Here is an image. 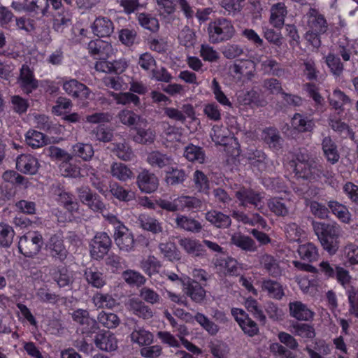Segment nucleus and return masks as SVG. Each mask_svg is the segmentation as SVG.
Instances as JSON below:
<instances>
[{
  "label": "nucleus",
  "mask_w": 358,
  "mask_h": 358,
  "mask_svg": "<svg viewBox=\"0 0 358 358\" xmlns=\"http://www.w3.org/2000/svg\"><path fill=\"white\" fill-rule=\"evenodd\" d=\"M312 225L322 248L331 255L336 254L339 248L340 226L315 221L312 222Z\"/></svg>",
  "instance_id": "1"
},
{
  "label": "nucleus",
  "mask_w": 358,
  "mask_h": 358,
  "mask_svg": "<svg viewBox=\"0 0 358 358\" xmlns=\"http://www.w3.org/2000/svg\"><path fill=\"white\" fill-rule=\"evenodd\" d=\"M208 39L216 44L230 40L235 34V28L231 21L218 18L208 25Z\"/></svg>",
  "instance_id": "2"
},
{
  "label": "nucleus",
  "mask_w": 358,
  "mask_h": 358,
  "mask_svg": "<svg viewBox=\"0 0 358 358\" xmlns=\"http://www.w3.org/2000/svg\"><path fill=\"white\" fill-rule=\"evenodd\" d=\"M43 243L41 234L38 232H29L20 238L18 248L24 256L32 257L39 252Z\"/></svg>",
  "instance_id": "3"
},
{
  "label": "nucleus",
  "mask_w": 358,
  "mask_h": 358,
  "mask_svg": "<svg viewBox=\"0 0 358 358\" xmlns=\"http://www.w3.org/2000/svg\"><path fill=\"white\" fill-rule=\"evenodd\" d=\"M115 243L122 252L134 250L136 241L133 233L125 226L115 227L114 232Z\"/></svg>",
  "instance_id": "4"
},
{
  "label": "nucleus",
  "mask_w": 358,
  "mask_h": 358,
  "mask_svg": "<svg viewBox=\"0 0 358 358\" xmlns=\"http://www.w3.org/2000/svg\"><path fill=\"white\" fill-rule=\"evenodd\" d=\"M111 239L106 232L97 233L91 243L90 254L95 259H102L109 251Z\"/></svg>",
  "instance_id": "5"
},
{
  "label": "nucleus",
  "mask_w": 358,
  "mask_h": 358,
  "mask_svg": "<svg viewBox=\"0 0 358 358\" xmlns=\"http://www.w3.org/2000/svg\"><path fill=\"white\" fill-rule=\"evenodd\" d=\"M234 192L241 206L247 207L250 204L259 208L262 200L260 193L245 187H238Z\"/></svg>",
  "instance_id": "6"
},
{
  "label": "nucleus",
  "mask_w": 358,
  "mask_h": 358,
  "mask_svg": "<svg viewBox=\"0 0 358 358\" xmlns=\"http://www.w3.org/2000/svg\"><path fill=\"white\" fill-rule=\"evenodd\" d=\"M231 314L245 334L252 337L259 333L257 323L250 318L243 310L233 308Z\"/></svg>",
  "instance_id": "7"
},
{
  "label": "nucleus",
  "mask_w": 358,
  "mask_h": 358,
  "mask_svg": "<svg viewBox=\"0 0 358 358\" xmlns=\"http://www.w3.org/2000/svg\"><path fill=\"white\" fill-rule=\"evenodd\" d=\"M136 185L142 192L150 194L158 188L159 180L154 173L144 169L138 174Z\"/></svg>",
  "instance_id": "8"
},
{
  "label": "nucleus",
  "mask_w": 358,
  "mask_h": 358,
  "mask_svg": "<svg viewBox=\"0 0 358 358\" xmlns=\"http://www.w3.org/2000/svg\"><path fill=\"white\" fill-rule=\"evenodd\" d=\"M78 197L83 204L94 212H102L105 208V204L101 201L100 196L93 193L88 188L79 189Z\"/></svg>",
  "instance_id": "9"
},
{
  "label": "nucleus",
  "mask_w": 358,
  "mask_h": 358,
  "mask_svg": "<svg viewBox=\"0 0 358 358\" xmlns=\"http://www.w3.org/2000/svg\"><path fill=\"white\" fill-rule=\"evenodd\" d=\"M259 263L266 272L273 276L278 277L282 275V269L280 261L274 256L268 253H262L258 256Z\"/></svg>",
  "instance_id": "10"
},
{
  "label": "nucleus",
  "mask_w": 358,
  "mask_h": 358,
  "mask_svg": "<svg viewBox=\"0 0 358 358\" xmlns=\"http://www.w3.org/2000/svg\"><path fill=\"white\" fill-rule=\"evenodd\" d=\"M63 89L69 95L81 100L88 99L91 94L90 90L85 85L75 79L64 83Z\"/></svg>",
  "instance_id": "11"
},
{
  "label": "nucleus",
  "mask_w": 358,
  "mask_h": 358,
  "mask_svg": "<svg viewBox=\"0 0 358 358\" xmlns=\"http://www.w3.org/2000/svg\"><path fill=\"white\" fill-rule=\"evenodd\" d=\"M307 25L309 30L324 34L327 31L328 24L324 17L318 10L310 8L306 14Z\"/></svg>",
  "instance_id": "12"
},
{
  "label": "nucleus",
  "mask_w": 358,
  "mask_h": 358,
  "mask_svg": "<svg viewBox=\"0 0 358 358\" xmlns=\"http://www.w3.org/2000/svg\"><path fill=\"white\" fill-rule=\"evenodd\" d=\"M18 83L22 90L29 94L38 87V81L34 76L32 70L27 65H22L20 69Z\"/></svg>",
  "instance_id": "13"
},
{
  "label": "nucleus",
  "mask_w": 358,
  "mask_h": 358,
  "mask_svg": "<svg viewBox=\"0 0 358 358\" xmlns=\"http://www.w3.org/2000/svg\"><path fill=\"white\" fill-rule=\"evenodd\" d=\"M46 247L52 258L63 262L67 257L68 251L60 236L57 235L51 236Z\"/></svg>",
  "instance_id": "14"
},
{
  "label": "nucleus",
  "mask_w": 358,
  "mask_h": 358,
  "mask_svg": "<svg viewBox=\"0 0 358 358\" xmlns=\"http://www.w3.org/2000/svg\"><path fill=\"white\" fill-rule=\"evenodd\" d=\"M94 343L96 347L102 351L113 352L117 349L118 342L113 333L105 331L95 336Z\"/></svg>",
  "instance_id": "15"
},
{
  "label": "nucleus",
  "mask_w": 358,
  "mask_h": 358,
  "mask_svg": "<svg viewBox=\"0 0 358 358\" xmlns=\"http://www.w3.org/2000/svg\"><path fill=\"white\" fill-rule=\"evenodd\" d=\"M127 309L134 315L143 320H149L153 316L152 310L138 299H131L126 303Z\"/></svg>",
  "instance_id": "16"
},
{
  "label": "nucleus",
  "mask_w": 358,
  "mask_h": 358,
  "mask_svg": "<svg viewBox=\"0 0 358 358\" xmlns=\"http://www.w3.org/2000/svg\"><path fill=\"white\" fill-rule=\"evenodd\" d=\"M289 309L290 315L297 320L310 321L314 317V312L301 301L290 302Z\"/></svg>",
  "instance_id": "17"
},
{
  "label": "nucleus",
  "mask_w": 358,
  "mask_h": 358,
  "mask_svg": "<svg viewBox=\"0 0 358 358\" xmlns=\"http://www.w3.org/2000/svg\"><path fill=\"white\" fill-rule=\"evenodd\" d=\"M92 29L93 33L99 37H107L114 31L113 22L106 17L99 16L95 19Z\"/></svg>",
  "instance_id": "18"
},
{
  "label": "nucleus",
  "mask_w": 358,
  "mask_h": 358,
  "mask_svg": "<svg viewBox=\"0 0 358 358\" xmlns=\"http://www.w3.org/2000/svg\"><path fill=\"white\" fill-rule=\"evenodd\" d=\"M38 167L37 159L30 155H21L17 158L16 168L24 173L35 174Z\"/></svg>",
  "instance_id": "19"
},
{
  "label": "nucleus",
  "mask_w": 358,
  "mask_h": 358,
  "mask_svg": "<svg viewBox=\"0 0 358 358\" xmlns=\"http://www.w3.org/2000/svg\"><path fill=\"white\" fill-rule=\"evenodd\" d=\"M255 69V64L251 60H242L231 66L234 73L238 78H245L248 80L253 78Z\"/></svg>",
  "instance_id": "20"
},
{
  "label": "nucleus",
  "mask_w": 358,
  "mask_h": 358,
  "mask_svg": "<svg viewBox=\"0 0 358 358\" xmlns=\"http://www.w3.org/2000/svg\"><path fill=\"white\" fill-rule=\"evenodd\" d=\"M185 294L196 303H201L206 297V291L201 285L195 280L188 281L185 285Z\"/></svg>",
  "instance_id": "21"
},
{
  "label": "nucleus",
  "mask_w": 358,
  "mask_h": 358,
  "mask_svg": "<svg viewBox=\"0 0 358 358\" xmlns=\"http://www.w3.org/2000/svg\"><path fill=\"white\" fill-rule=\"evenodd\" d=\"M176 224L178 228L192 233H199L202 229V225L198 220L186 215H178Z\"/></svg>",
  "instance_id": "22"
},
{
  "label": "nucleus",
  "mask_w": 358,
  "mask_h": 358,
  "mask_svg": "<svg viewBox=\"0 0 358 358\" xmlns=\"http://www.w3.org/2000/svg\"><path fill=\"white\" fill-rule=\"evenodd\" d=\"M262 137L269 148L275 150H279L282 148L283 140L276 129L273 127L266 128L263 130Z\"/></svg>",
  "instance_id": "23"
},
{
  "label": "nucleus",
  "mask_w": 358,
  "mask_h": 358,
  "mask_svg": "<svg viewBox=\"0 0 358 358\" xmlns=\"http://www.w3.org/2000/svg\"><path fill=\"white\" fill-rule=\"evenodd\" d=\"M287 11L283 3H278L271 8L270 23L277 29H281L284 25L285 17Z\"/></svg>",
  "instance_id": "24"
},
{
  "label": "nucleus",
  "mask_w": 358,
  "mask_h": 358,
  "mask_svg": "<svg viewBox=\"0 0 358 358\" xmlns=\"http://www.w3.org/2000/svg\"><path fill=\"white\" fill-rule=\"evenodd\" d=\"M110 173L113 178L122 182L127 181L134 177L130 168L121 162H113L110 166Z\"/></svg>",
  "instance_id": "25"
},
{
  "label": "nucleus",
  "mask_w": 358,
  "mask_h": 358,
  "mask_svg": "<svg viewBox=\"0 0 358 358\" xmlns=\"http://www.w3.org/2000/svg\"><path fill=\"white\" fill-rule=\"evenodd\" d=\"M205 218L217 228H228L231 224L229 215L217 210H210L206 213Z\"/></svg>",
  "instance_id": "26"
},
{
  "label": "nucleus",
  "mask_w": 358,
  "mask_h": 358,
  "mask_svg": "<svg viewBox=\"0 0 358 358\" xmlns=\"http://www.w3.org/2000/svg\"><path fill=\"white\" fill-rule=\"evenodd\" d=\"M322 148L327 160L331 164H336L340 159L337 145L329 136L324 138L322 142Z\"/></svg>",
  "instance_id": "27"
},
{
  "label": "nucleus",
  "mask_w": 358,
  "mask_h": 358,
  "mask_svg": "<svg viewBox=\"0 0 358 358\" xmlns=\"http://www.w3.org/2000/svg\"><path fill=\"white\" fill-rule=\"evenodd\" d=\"M138 222L143 229L152 234H159L163 231L162 223L154 217L141 215L138 218Z\"/></svg>",
  "instance_id": "28"
},
{
  "label": "nucleus",
  "mask_w": 358,
  "mask_h": 358,
  "mask_svg": "<svg viewBox=\"0 0 358 358\" xmlns=\"http://www.w3.org/2000/svg\"><path fill=\"white\" fill-rule=\"evenodd\" d=\"M231 243L247 252H255L257 249L254 240L240 233H235L231 236Z\"/></svg>",
  "instance_id": "29"
},
{
  "label": "nucleus",
  "mask_w": 358,
  "mask_h": 358,
  "mask_svg": "<svg viewBox=\"0 0 358 358\" xmlns=\"http://www.w3.org/2000/svg\"><path fill=\"white\" fill-rule=\"evenodd\" d=\"M328 207L332 213L343 223L350 224L352 215L348 208L336 201L328 202Z\"/></svg>",
  "instance_id": "30"
},
{
  "label": "nucleus",
  "mask_w": 358,
  "mask_h": 358,
  "mask_svg": "<svg viewBox=\"0 0 358 358\" xmlns=\"http://www.w3.org/2000/svg\"><path fill=\"white\" fill-rule=\"evenodd\" d=\"M131 341L140 346H147L153 341V335L149 331L142 327H135L130 334Z\"/></svg>",
  "instance_id": "31"
},
{
  "label": "nucleus",
  "mask_w": 358,
  "mask_h": 358,
  "mask_svg": "<svg viewBox=\"0 0 358 358\" xmlns=\"http://www.w3.org/2000/svg\"><path fill=\"white\" fill-rule=\"evenodd\" d=\"M179 245L186 251L187 253L194 257L201 256L205 250L199 241L189 238H181Z\"/></svg>",
  "instance_id": "32"
},
{
  "label": "nucleus",
  "mask_w": 358,
  "mask_h": 358,
  "mask_svg": "<svg viewBox=\"0 0 358 358\" xmlns=\"http://www.w3.org/2000/svg\"><path fill=\"white\" fill-rule=\"evenodd\" d=\"M48 8L49 3H47V0H25V11L36 15H46Z\"/></svg>",
  "instance_id": "33"
},
{
  "label": "nucleus",
  "mask_w": 358,
  "mask_h": 358,
  "mask_svg": "<svg viewBox=\"0 0 358 358\" xmlns=\"http://www.w3.org/2000/svg\"><path fill=\"white\" fill-rule=\"evenodd\" d=\"M262 290L266 292L268 296L275 299H281L284 296V291L282 285L277 281L272 280H264L262 285Z\"/></svg>",
  "instance_id": "34"
},
{
  "label": "nucleus",
  "mask_w": 358,
  "mask_h": 358,
  "mask_svg": "<svg viewBox=\"0 0 358 358\" xmlns=\"http://www.w3.org/2000/svg\"><path fill=\"white\" fill-rule=\"evenodd\" d=\"M322 173V166L313 159L303 169V171H300L297 174L301 178L311 180L320 178Z\"/></svg>",
  "instance_id": "35"
},
{
  "label": "nucleus",
  "mask_w": 358,
  "mask_h": 358,
  "mask_svg": "<svg viewBox=\"0 0 358 358\" xmlns=\"http://www.w3.org/2000/svg\"><path fill=\"white\" fill-rule=\"evenodd\" d=\"M85 277L87 282L96 288L103 287L106 282L103 274L96 268H87L85 271Z\"/></svg>",
  "instance_id": "36"
},
{
  "label": "nucleus",
  "mask_w": 358,
  "mask_h": 358,
  "mask_svg": "<svg viewBox=\"0 0 358 358\" xmlns=\"http://www.w3.org/2000/svg\"><path fill=\"white\" fill-rule=\"evenodd\" d=\"M292 127L297 131L303 133L311 131L314 128V123L311 120L296 113L292 118Z\"/></svg>",
  "instance_id": "37"
},
{
  "label": "nucleus",
  "mask_w": 358,
  "mask_h": 358,
  "mask_svg": "<svg viewBox=\"0 0 358 358\" xmlns=\"http://www.w3.org/2000/svg\"><path fill=\"white\" fill-rule=\"evenodd\" d=\"M147 162L152 167L162 169L169 165L172 162V159L167 155L159 151H152L148 154Z\"/></svg>",
  "instance_id": "38"
},
{
  "label": "nucleus",
  "mask_w": 358,
  "mask_h": 358,
  "mask_svg": "<svg viewBox=\"0 0 358 358\" xmlns=\"http://www.w3.org/2000/svg\"><path fill=\"white\" fill-rule=\"evenodd\" d=\"M136 134L133 136L134 141L141 144H150L155 139V131L151 129H143L141 127L136 128Z\"/></svg>",
  "instance_id": "39"
},
{
  "label": "nucleus",
  "mask_w": 358,
  "mask_h": 358,
  "mask_svg": "<svg viewBox=\"0 0 358 358\" xmlns=\"http://www.w3.org/2000/svg\"><path fill=\"white\" fill-rule=\"evenodd\" d=\"M26 142L32 148H38L48 143L45 136L38 131H29L26 134Z\"/></svg>",
  "instance_id": "40"
},
{
  "label": "nucleus",
  "mask_w": 358,
  "mask_h": 358,
  "mask_svg": "<svg viewBox=\"0 0 358 358\" xmlns=\"http://www.w3.org/2000/svg\"><path fill=\"white\" fill-rule=\"evenodd\" d=\"M113 148L111 151L117 157L120 159L125 162L131 161L134 158V153L129 145L126 143H113Z\"/></svg>",
  "instance_id": "41"
},
{
  "label": "nucleus",
  "mask_w": 358,
  "mask_h": 358,
  "mask_svg": "<svg viewBox=\"0 0 358 358\" xmlns=\"http://www.w3.org/2000/svg\"><path fill=\"white\" fill-rule=\"evenodd\" d=\"M112 195L120 201L128 202L135 198V193L131 190L124 189L117 183H114L110 187Z\"/></svg>",
  "instance_id": "42"
},
{
  "label": "nucleus",
  "mask_w": 358,
  "mask_h": 358,
  "mask_svg": "<svg viewBox=\"0 0 358 358\" xmlns=\"http://www.w3.org/2000/svg\"><path fill=\"white\" fill-rule=\"evenodd\" d=\"M71 24V15L68 11L59 12L54 17L53 28L57 32H63Z\"/></svg>",
  "instance_id": "43"
},
{
  "label": "nucleus",
  "mask_w": 358,
  "mask_h": 358,
  "mask_svg": "<svg viewBox=\"0 0 358 358\" xmlns=\"http://www.w3.org/2000/svg\"><path fill=\"white\" fill-rule=\"evenodd\" d=\"M262 69L266 73L275 76L281 77L285 75V71L279 63L273 59H266L262 61Z\"/></svg>",
  "instance_id": "44"
},
{
  "label": "nucleus",
  "mask_w": 358,
  "mask_h": 358,
  "mask_svg": "<svg viewBox=\"0 0 358 358\" xmlns=\"http://www.w3.org/2000/svg\"><path fill=\"white\" fill-rule=\"evenodd\" d=\"M180 210H184L187 209L192 210L194 209H199L202 206V201L197 197L181 195L178 196Z\"/></svg>",
  "instance_id": "45"
},
{
  "label": "nucleus",
  "mask_w": 358,
  "mask_h": 358,
  "mask_svg": "<svg viewBox=\"0 0 358 358\" xmlns=\"http://www.w3.org/2000/svg\"><path fill=\"white\" fill-rule=\"evenodd\" d=\"M73 153L75 156L88 161L94 155V150L91 144L78 143L73 146Z\"/></svg>",
  "instance_id": "46"
},
{
  "label": "nucleus",
  "mask_w": 358,
  "mask_h": 358,
  "mask_svg": "<svg viewBox=\"0 0 358 358\" xmlns=\"http://www.w3.org/2000/svg\"><path fill=\"white\" fill-rule=\"evenodd\" d=\"M298 252L301 259L309 262L316 260L318 257L317 249L311 243L300 245L298 248Z\"/></svg>",
  "instance_id": "47"
},
{
  "label": "nucleus",
  "mask_w": 358,
  "mask_h": 358,
  "mask_svg": "<svg viewBox=\"0 0 358 358\" xmlns=\"http://www.w3.org/2000/svg\"><path fill=\"white\" fill-rule=\"evenodd\" d=\"M194 318L203 329L212 336L216 335L220 330L219 327L215 322L210 320L202 313H197Z\"/></svg>",
  "instance_id": "48"
},
{
  "label": "nucleus",
  "mask_w": 358,
  "mask_h": 358,
  "mask_svg": "<svg viewBox=\"0 0 358 358\" xmlns=\"http://www.w3.org/2000/svg\"><path fill=\"white\" fill-rule=\"evenodd\" d=\"M292 333L296 336L306 338H313L315 336V332L313 327L306 323L296 322L292 326Z\"/></svg>",
  "instance_id": "49"
},
{
  "label": "nucleus",
  "mask_w": 358,
  "mask_h": 358,
  "mask_svg": "<svg viewBox=\"0 0 358 358\" xmlns=\"http://www.w3.org/2000/svg\"><path fill=\"white\" fill-rule=\"evenodd\" d=\"M288 201H285L278 198H273L268 202L269 209L278 216H285L289 213Z\"/></svg>",
  "instance_id": "50"
},
{
  "label": "nucleus",
  "mask_w": 358,
  "mask_h": 358,
  "mask_svg": "<svg viewBox=\"0 0 358 358\" xmlns=\"http://www.w3.org/2000/svg\"><path fill=\"white\" fill-rule=\"evenodd\" d=\"M186 173L182 169L172 168L166 172L165 180L169 185H176L182 183L186 179Z\"/></svg>",
  "instance_id": "51"
},
{
  "label": "nucleus",
  "mask_w": 358,
  "mask_h": 358,
  "mask_svg": "<svg viewBox=\"0 0 358 358\" xmlns=\"http://www.w3.org/2000/svg\"><path fill=\"white\" fill-rule=\"evenodd\" d=\"M92 300L95 306L99 308H112L116 304V301L108 294L96 293Z\"/></svg>",
  "instance_id": "52"
},
{
  "label": "nucleus",
  "mask_w": 358,
  "mask_h": 358,
  "mask_svg": "<svg viewBox=\"0 0 358 358\" xmlns=\"http://www.w3.org/2000/svg\"><path fill=\"white\" fill-rule=\"evenodd\" d=\"M98 322L108 329L117 327L120 324V319L113 313L101 312L97 317Z\"/></svg>",
  "instance_id": "53"
},
{
  "label": "nucleus",
  "mask_w": 358,
  "mask_h": 358,
  "mask_svg": "<svg viewBox=\"0 0 358 358\" xmlns=\"http://www.w3.org/2000/svg\"><path fill=\"white\" fill-rule=\"evenodd\" d=\"M184 155L189 161L197 162L200 164L203 162L205 157L202 148L194 145L186 148Z\"/></svg>",
  "instance_id": "54"
},
{
  "label": "nucleus",
  "mask_w": 358,
  "mask_h": 358,
  "mask_svg": "<svg viewBox=\"0 0 358 358\" xmlns=\"http://www.w3.org/2000/svg\"><path fill=\"white\" fill-rule=\"evenodd\" d=\"M112 96L117 104L129 105L133 103L138 106L140 103L139 97L131 92L112 93Z\"/></svg>",
  "instance_id": "55"
},
{
  "label": "nucleus",
  "mask_w": 358,
  "mask_h": 358,
  "mask_svg": "<svg viewBox=\"0 0 358 358\" xmlns=\"http://www.w3.org/2000/svg\"><path fill=\"white\" fill-rule=\"evenodd\" d=\"M73 320L81 325L92 326L91 329L96 328V321L89 316V313L86 310L78 309L72 314Z\"/></svg>",
  "instance_id": "56"
},
{
  "label": "nucleus",
  "mask_w": 358,
  "mask_h": 358,
  "mask_svg": "<svg viewBox=\"0 0 358 358\" xmlns=\"http://www.w3.org/2000/svg\"><path fill=\"white\" fill-rule=\"evenodd\" d=\"M347 294L350 303L349 313L358 317V288L350 286L347 289Z\"/></svg>",
  "instance_id": "57"
},
{
  "label": "nucleus",
  "mask_w": 358,
  "mask_h": 358,
  "mask_svg": "<svg viewBox=\"0 0 358 358\" xmlns=\"http://www.w3.org/2000/svg\"><path fill=\"white\" fill-rule=\"evenodd\" d=\"M117 117L122 124L127 127L134 126L141 119V117L132 110L126 109L120 111Z\"/></svg>",
  "instance_id": "58"
},
{
  "label": "nucleus",
  "mask_w": 358,
  "mask_h": 358,
  "mask_svg": "<svg viewBox=\"0 0 358 358\" xmlns=\"http://www.w3.org/2000/svg\"><path fill=\"white\" fill-rule=\"evenodd\" d=\"M122 278L129 285L140 286L145 283V278L140 273L133 270H127L123 272Z\"/></svg>",
  "instance_id": "59"
},
{
  "label": "nucleus",
  "mask_w": 358,
  "mask_h": 358,
  "mask_svg": "<svg viewBox=\"0 0 358 358\" xmlns=\"http://www.w3.org/2000/svg\"><path fill=\"white\" fill-rule=\"evenodd\" d=\"M138 20L142 27L151 31H157L159 27L158 20L149 15L141 13L138 17Z\"/></svg>",
  "instance_id": "60"
},
{
  "label": "nucleus",
  "mask_w": 358,
  "mask_h": 358,
  "mask_svg": "<svg viewBox=\"0 0 358 358\" xmlns=\"http://www.w3.org/2000/svg\"><path fill=\"white\" fill-rule=\"evenodd\" d=\"M200 55L204 61L209 62H216L220 59L219 53L208 44L201 45Z\"/></svg>",
  "instance_id": "61"
},
{
  "label": "nucleus",
  "mask_w": 358,
  "mask_h": 358,
  "mask_svg": "<svg viewBox=\"0 0 358 358\" xmlns=\"http://www.w3.org/2000/svg\"><path fill=\"white\" fill-rule=\"evenodd\" d=\"M222 54L227 59H232L242 56L244 54V49L238 44H227L223 48Z\"/></svg>",
  "instance_id": "62"
},
{
  "label": "nucleus",
  "mask_w": 358,
  "mask_h": 358,
  "mask_svg": "<svg viewBox=\"0 0 358 358\" xmlns=\"http://www.w3.org/2000/svg\"><path fill=\"white\" fill-rule=\"evenodd\" d=\"M348 100V97L343 92L337 90L329 96V103L335 109H340Z\"/></svg>",
  "instance_id": "63"
},
{
  "label": "nucleus",
  "mask_w": 358,
  "mask_h": 358,
  "mask_svg": "<svg viewBox=\"0 0 358 358\" xmlns=\"http://www.w3.org/2000/svg\"><path fill=\"white\" fill-rule=\"evenodd\" d=\"M344 255L351 264H358V245L355 243H348L343 249Z\"/></svg>",
  "instance_id": "64"
}]
</instances>
